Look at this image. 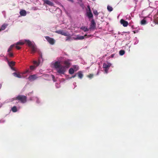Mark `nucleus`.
I'll return each mask as SVG.
<instances>
[{
    "label": "nucleus",
    "instance_id": "1",
    "mask_svg": "<svg viewBox=\"0 0 158 158\" xmlns=\"http://www.w3.org/2000/svg\"><path fill=\"white\" fill-rule=\"evenodd\" d=\"M24 42L26 43L28 46L30 47L31 49V53H34L37 51V48L35 45L32 43L30 40H25Z\"/></svg>",
    "mask_w": 158,
    "mask_h": 158
},
{
    "label": "nucleus",
    "instance_id": "2",
    "mask_svg": "<svg viewBox=\"0 0 158 158\" xmlns=\"http://www.w3.org/2000/svg\"><path fill=\"white\" fill-rule=\"evenodd\" d=\"M17 100L23 103H25L27 102V97L26 96L23 95H19L16 97L13 98L12 101Z\"/></svg>",
    "mask_w": 158,
    "mask_h": 158
},
{
    "label": "nucleus",
    "instance_id": "3",
    "mask_svg": "<svg viewBox=\"0 0 158 158\" xmlns=\"http://www.w3.org/2000/svg\"><path fill=\"white\" fill-rule=\"evenodd\" d=\"M56 70L59 74H64L66 71L65 67L61 65Z\"/></svg>",
    "mask_w": 158,
    "mask_h": 158
},
{
    "label": "nucleus",
    "instance_id": "4",
    "mask_svg": "<svg viewBox=\"0 0 158 158\" xmlns=\"http://www.w3.org/2000/svg\"><path fill=\"white\" fill-rule=\"evenodd\" d=\"M39 77H38L37 74H33L30 75L28 79L29 81H32L36 79L37 78Z\"/></svg>",
    "mask_w": 158,
    "mask_h": 158
},
{
    "label": "nucleus",
    "instance_id": "5",
    "mask_svg": "<svg viewBox=\"0 0 158 158\" xmlns=\"http://www.w3.org/2000/svg\"><path fill=\"white\" fill-rule=\"evenodd\" d=\"M56 32L65 36H68L69 35V34L64 32L63 30H59L56 31Z\"/></svg>",
    "mask_w": 158,
    "mask_h": 158
},
{
    "label": "nucleus",
    "instance_id": "6",
    "mask_svg": "<svg viewBox=\"0 0 158 158\" xmlns=\"http://www.w3.org/2000/svg\"><path fill=\"white\" fill-rule=\"evenodd\" d=\"M91 23L90 27L89 29L94 30L96 27V24L94 19L92 20Z\"/></svg>",
    "mask_w": 158,
    "mask_h": 158
},
{
    "label": "nucleus",
    "instance_id": "7",
    "mask_svg": "<svg viewBox=\"0 0 158 158\" xmlns=\"http://www.w3.org/2000/svg\"><path fill=\"white\" fill-rule=\"evenodd\" d=\"M63 64L64 65V66L65 68H68L69 67L70 65V63L69 60H65L63 62Z\"/></svg>",
    "mask_w": 158,
    "mask_h": 158
},
{
    "label": "nucleus",
    "instance_id": "8",
    "mask_svg": "<svg viewBox=\"0 0 158 158\" xmlns=\"http://www.w3.org/2000/svg\"><path fill=\"white\" fill-rule=\"evenodd\" d=\"M120 22L121 24H122L124 27H127L128 24L127 21H126L123 19H121Z\"/></svg>",
    "mask_w": 158,
    "mask_h": 158
},
{
    "label": "nucleus",
    "instance_id": "9",
    "mask_svg": "<svg viewBox=\"0 0 158 158\" xmlns=\"http://www.w3.org/2000/svg\"><path fill=\"white\" fill-rule=\"evenodd\" d=\"M88 9V11L87 12V16L89 19L93 18V15L91 12L90 8H89V9Z\"/></svg>",
    "mask_w": 158,
    "mask_h": 158
},
{
    "label": "nucleus",
    "instance_id": "10",
    "mask_svg": "<svg viewBox=\"0 0 158 158\" xmlns=\"http://www.w3.org/2000/svg\"><path fill=\"white\" fill-rule=\"evenodd\" d=\"M88 9V11L87 12V16L89 19L93 18V15L91 12L90 8H89V9Z\"/></svg>",
    "mask_w": 158,
    "mask_h": 158
},
{
    "label": "nucleus",
    "instance_id": "11",
    "mask_svg": "<svg viewBox=\"0 0 158 158\" xmlns=\"http://www.w3.org/2000/svg\"><path fill=\"white\" fill-rule=\"evenodd\" d=\"M111 66V64L109 63H104L103 65V67L104 69H109Z\"/></svg>",
    "mask_w": 158,
    "mask_h": 158
},
{
    "label": "nucleus",
    "instance_id": "12",
    "mask_svg": "<svg viewBox=\"0 0 158 158\" xmlns=\"http://www.w3.org/2000/svg\"><path fill=\"white\" fill-rule=\"evenodd\" d=\"M87 36V34L85 35L84 36H79L77 35L76 38H74L75 40H82L84 39L85 38H86V36Z\"/></svg>",
    "mask_w": 158,
    "mask_h": 158
},
{
    "label": "nucleus",
    "instance_id": "13",
    "mask_svg": "<svg viewBox=\"0 0 158 158\" xmlns=\"http://www.w3.org/2000/svg\"><path fill=\"white\" fill-rule=\"evenodd\" d=\"M13 75L15 77H18L19 78H21L22 77V76L19 73H14Z\"/></svg>",
    "mask_w": 158,
    "mask_h": 158
},
{
    "label": "nucleus",
    "instance_id": "14",
    "mask_svg": "<svg viewBox=\"0 0 158 158\" xmlns=\"http://www.w3.org/2000/svg\"><path fill=\"white\" fill-rule=\"evenodd\" d=\"M61 65L60 64V63L58 61L55 62L54 66L55 68L57 69H58Z\"/></svg>",
    "mask_w": 158,
    "mask_h": 158
},
{
    "label": "nucleus",
    "instance_id": "15",
    "mask_svg": "<svg viewBox=\"0 0 158 158\" xmlns=\"http://www.w3.org/2000/svg\"><path fill=\"white\" fill-rule=\"evenodd\" d=\"M20 15L22 16H25L27 14L26 11L24 10H21L19 12Z\"/></svg>",
    "mask_w": 158,
    "mask_h": 158
},
{
    "label": "nucleus",
    "instance_id": "16",
    "mask_svg": "<svg viewBox=\"0 0 158 158\" xmlns=\"http://www.w3.org/2000/svg\"><path fill=\"white\" fill-rule=\"evenodd\" d=\"M154 20L156 23L158 24V11L154 16Z\"/></svg>",
    "mask_w": 158,
    "mask_h": 158
},
{
    "label": "nucleus",
    "instance_id": "17",
    "mask_svg": "<svg viewBox=\"0 0 158 158\" xmlns=\"http://www.w3.org/2000/svg\"><path fill=\"white\" fill-rule=\"evenodd\" d=\"M7 26V24H3L2 26L1 27H0V31H1L2 30H5Z\"/></svg>",
    "mask_w": 158,
    "mask_h": 158
},
{
    "label": "nucleus",
    "instance_id": "18",
    "mask_svg": "<svg viewBox=\"0 0 158 158\" xmlns=\"http://www.w3.org/2000/svg\"><path fill=\"white\" fill-rule=\"evenodd\" d=\"M81 30H83L85 32H86L89 31V29H88L87 27H85L82 26L80 28Z\"/></svg>",
    "mask_w": 158,
    "mask_h": 158
},
{
    "label": "nucleus",
    "instance_id": "19",
    "mask_svg": "<svg viewBox=\"0 0 158 158\" xmlns=\"http://www.w3.org/2000/svg\"><path fill=\"white\" fill-rule=\"evenodd\" d=\"M8 63L10 67L14 66L15 64V62L13 61H11V62L8 61Z\"/></svg>",
    "mask_w": 158,
    "mask_h": 158
},
{
    "label": "nucleus",
    "instance_id": "20",
    "mask_svg": "<svg viewBox=\"0 0 158 158\" xmlns=\"http://www.w3.org/2000/svg\"><path fill=\"white\" fill-rule=\"evenodd\" d=\"M42 77L44 79L48 80L49 78V76L48 74H45L43 75Z\"/></svg>",
    "mask_w": 158,
    "mask_h": 158
},
{
    "label": "nucleus",
    "instance_id": "21",
    "mask_svg": "<svg viewBox=\"0 0 158 158\" xmlns=\"http://www.w3.org/2000/svg\"><path fill=\"white\" fill-rule=\"evenodd\" d=\"M55 42V41L53 39L50 38V44H54Z\"/></svg>",
    "mask_w": 158,
    "mask_h": 158
},
{
    "label": "nucleus",
    "instance_id": "22",
    "mask_svg": "<svg viewBox=\"0 0 158 158\" xmlns=\"http://www.w3.org/2000/svg\"><path fill=\"white\" fill-rule=\"evenodd\" d=\"M11 110L13 112H15L17 111V109L16 106H14L11 108Z\"/></svg>",
    "mask_w": 158,
    "mask_h": 158
},
{
    "label": "nucleus",
    "instance_id": "23",
    "mask_svg": "<svg viewBox=\"0 0 158 158\" xmlns=\"http://www.w3.org/2000/svg\"><path fill=\"white\" fill-rule=\"evenodd\" d=\"M74 70L73 68H71L69 69V73L70 74H72L74 73Z\"/></svg>",
    "mask_w": 158,
    "mask_h": 158
},
{
    "label": "nucleus",
    "instance_id": "24",
    "mask_svg": "<svg viewBox=\"0 0 158 158\" xmlns=\"http://www.w3.org/2000/svg\"><path fill=\"white\" fill-rule=\"evenodd\" d=\"M78 74L79 78L81 79L83 77V75L80 71L78 73Z\"/></svg>",
    "mask_w": 158,
    "mask_h": 158
},
{
    "label": "nucleus",
    "instance_id": "25",
    "mask_svg": "<svg viewBox=\"0 0 158 158\" xmlns=\"http://www.w3.org/2000/svg\"><path fill=\"white\" fill-rule=\"evenodd\" d=\"M14 46L15 45L14 44L11 45L9 47V48H8V52H9L11 51L13 48L14 47Z\"/></svg>",
    "mask_w": 158,
    "mask_h": 158
},
{
    "label": "nucleus",
    "instance_id": "26",
    "mask_svg": "<svg viewBox=\"0 0 158 158\" xmlns=\"http://www.w3.org/2000/svg\"><path fill=\"white\" fill-rule=\"evenodd\" d=\"M125 51L123 50H121L119 52V54L120 55L122 56L125 54Z\"/></svg>",
    "mask_w": 158,
    "mask_h": 158
},
{
    "label": "nucleus",
    "instance_id": "27",
    "mask_svg": "<svg viewBox=\"0 0 158 158\" xmlns=\"http://www.w3.org/2000/svg\"><path fill=\"white\" fill-rule=\"evenodd\" d=\"M108 10L109 11H111L113 10V9L112 7L109 6H108L107 7Z\"/></svg>",
    "mask_w": 158,
    "mask_h": 158
},
{
    "label": "nucleus",
    "instance_id": "28",
    "mask_svg": "<svg viewBox=\"0 0 158 158\" xmlns=\"http://www.w3.org/2000/svg\"><path fill=\"white\" fill-rule=\"evenodd\" d=\"M44 4H47L49 5V1L48 0H44Z\"/></svg>",
    "mask_w": 158,
    "mask_h": 158
},
{
    "label": "nucleus",
    "instance_id": "29",
    "mask_svg": "<svg viewBox=\"0 0 158 158\" xmlns=\"http://www.w3.org/2000/svg\"><path fill=\"white\" fill-rule=\"evenodd\" d=\"M141 24L144 25L146 23V21L144 19L142 20L141 22Z\"/></svg>",
    "mask_w": 158,
    "mask_h": 158
},
{
    "label": "nucleus",
    "instance_id": "30",
    "mask_svg": "<svg viewBox=\"0 0 158 158\" xmlns=\"http://www.w3.org/2000/svg\"><path fill=\"white\" fill-rule=\"evenodd\" d=\"M24 44V42H19L16 44V45H23Z\"/></svg>",
    "mask_w": 158,
    "mask_h": 158
},
{
    "label": "nucleus",
    "instance_id": "31",
    "mask_svg": "<svg viewBox=\"0 0 158 158\" xmlns=\"http://www.w3.org/2000/svg\"><path fill=\"white\" fill-rule=\"evenodd\" d=\"M93 13L96 16H97L98 15V13L97 10H94L93 11Z\"/></svg>",
    "mask_w": 158,
    "mask_h": 158
},
{
    "label": "nucleus",
    "instance_id": "32",
    "mask_svg": "<svg viewBox=\"0 0 158 158\" xmlns=\"http://www.w3.org/2000/svg\"><path fill=\"white\" fill-rule=\"evenodd\" d=\"M93 74H90L89 75L87 76V77L91 79L93 77Z\"/></svg>",
    "mask_w": 158,
    "mask_h": 158
},
{
    "label": "nucleus",
    "instance_id": "33",
    "mask_svg": "<svg viewBox=\"0 0 158 158\" xmlns=\"http://www.w3.org/2000/svg\"><path fill=\"white\" fill-rule=\"evenodd\" d=\"M8 55L10 57H12L13 56V55L12 53L10 52H8Z\"/></svg>",
    "mask_w": 158,
    "mask_h": 158
},
{
    "label": "nucleus",
    "instance_id": "34",
    "mask_svg": "<svg viewBox=\"0 0 158 158\" xmlns=\"http://www.w3.org/2000/svg\"><path fill=\"white\" fill-rule=\"evenodd\" d=\"M69 35H70L69 36H67L68 37H66V39L65 40L66 41H67L70 40L71 38V37L69 36Z\"/></svg>",
    "mask_w": 158,
    "mask_h": 158
},
{
    "label": "nucleus",
    "instance_id": "35",
    "mask_svg": "<svg viewBox=\"0 0 158 158\" xmlns=\"http://www.w3.org/2000/svg\"><path fill=\"white\" fill-rule=\"evenodd\" d=\"M33 63L36 66H38L39 64V63H38V62L36 61H34Z\"/></svg>",
    "mask_w": 158,
    "mask_h": 158
},
{
    "label": "nucleus",
    "instance_id": "36",
    "mask_svg": "<svg viewBox=\"0 0 158 158\" xmlns=\"http://www.w3.org/2000/svg\"><path fill=\"white\" fill-rule=\"evenodd\" d=\"M30 68L31 70H33L34 69L35 66L33 65H31L30 66Z\"/></svg>",
    "mask_w": 158,
    "mask_h": 158
},
{
    "label": "nucleus",
    "instance_id": "37",
    "mask_svg": "<svg viewBox=\"0 0 158 158\" xmlns=\"http://www.w3.org/2000/svg\"><path fill=\"white\" fill-rule=\"evenodd\" d=\"M45 38L47 40V41L49 42V37L47 36L45 37Z\"/></svg>",
    "mask_w": 158,
    "mask_h": 158
},
{
    "label": "nucleus",
    "instance_id": "38",
    "mask_svg": "<svg viewBox=\"0 0 158 158\" xmlns=\"http://www.w3.org/2000/svg\"><path fill=\"white\" fill-rule=\"evenodd\" d=\"M15 47H16V48L17 49H18V50H19L20 49V48H21V47H20L18 46V45H16Z\"/></svg>",
    "mask_w": 158,
    "mask_h": 158
},
{
    "label": "nucleus",
    "instance_id": "39",
    "mask_svg": "<svg viewBox=\"0 0 158 158\" xmlns=\"http://www.w3.org/2000/svg\"><path fill=\"white\" fill-rule=\"evenodd\" d=\"M105 69L104 71H105V73H107L108 72V71L109 69Z\"/></svg>",
    "mask_w": 158,
    "mask_h": 158
},
{
    "label": "nucleus",
    "instance_id": "40",
    "mask_svg": "<svg viewBox=\"0 0 158 158\" xmlns=\"http://www.w3.org/2000/svg\"><path fill=\"white\" fill-rule=\"evenodd\" d=\"M29 72V69H27V70L25 72L23 73V74H25L27 73H28V72Z\"/></svg>",
    "mask_w": 158,
    "mask_h": 158
},
{
    "label": "nucleus",
    "instance_id": "41",
    "mask_svg": "<svg viewBox=\"0 0 158 158\" xmlns=\"http://www.w3.org/2000/svg\"><path fill=\"white\" fill-rule=\"evenodd\" d=\"M51 76H52V78H53V80L54 81H55L54 80L55 77H54V76L53 75H52Z\"/></svg>",
    "mask_w": 158,
    "mask_h": 158
},
{
    "label": "nucleus",
    "instance_id": "42",
    "mask_svg": "<svg viewBox=\"0 0 158 158\" xmlns=\"http://www.w3.org/2000/svg\"><path fill=\"white\" fill-rule=\"evenodd\" d=\"M50 6H53V4L51 2H50Z\"/></svg>",
    "mask_w": 158,
    "mask_h": 158
},
{
    "label": "nucleus",
    "instance_id": "43",
    "mask_svg": "<svg viewBox=\"0 0 158 158\" xmlns=\"http://www.w3.org/2000/svg\"><path fill=\"white\" fill-rule=\"evenodd\" d=\"M91 36H92V35H87V37L89 38V37H91Z\"/></svg>",
    "mask_w": 158,
    "mask_h": 158
},
{
    "label": "nucleus",
    "instance_id": "44",
    "mask_svg": "<svg viewBox=\"0 0 158 158\" xmlns=\"http://www.w3.org/2000/svg\"><path fill=\"white\" fill-rule=\"evenodd\" d=\"M76 76V75H75L73 76H72L71 77V78H74Z\"/></svg>",
    "mask_w": 158,
    "mask_h": 158
},
{
    "label": "nucleus",
    "instance_id": "45",
    "mask_svg": "<svg viewBox=\"0 0 158 158\" xmlns=\"http://www.w3.org/2000/svg\"><path fill=\"white\" fill-rule=\"evenodd\" d=\"M68 0L69 1L71 2H73V0Z\"/></svg>",
    "mask_w": 158,
    "mask_h": 158
},
{
    "label": "nucleus",
    "instance_id": "46",
    "mask_svg": "<svg viewBox=\"0 0 158 158\" xmlns=\"http://www.w3.org/2000/svg\"><path fill=\"white\" fill-rule=\"evenodd\" d=\"M80 5L81 7H83V4L82 3H80Z\"/></svg>",
    "mask_w": 158,
    "mask_h": 158
},
{
    "label": "nucleus",
    "instance_id": "47",
    "mask_svg": "<svg viewBox=\"0 0 158 158\" xmlns=\"http://www.w3.org/2000/svg\"><path fill=\"white\" fill-rule=\"evenodd\" d=\"M114 54H112L111 55V57H113L114 56Z\"/></svg>",
    "mask_w": 158,
    "mask_h": 158
},
{
    "label": "nucleus",
    "instance_id": "48",
    "mask_svg": "<svg viewBox=\"0 0 158 158\" xmlns=\"http://www.w3.org/2000/svg\"><path fill=\"white\" fill-rule=\"evenodd\" d=\"M11 67V68L13 70H15V69H14V68H13L12 67Z\"/></svg>",
    "mask_w": 158,
    "mask_h": 158
},
{
    "label": "nucleus",
    "instance_id": "49",
    "mask_svg": "<svg viewBox=\"0 0 158 158\" xmlns=\"http://www.w3.org/2000/svg\"><path fill=\"white\" fill-rule=\"evenodd\" d=\"M87 7H88V9H89V8H90L89 6H87Z\"/></svg>",
    "mask_w": 158,
    "mask_h": 158
},
{
    "label": "nucleus",
    "instance_id": "50",
    "mask_svg": "<svg viewBox=\"0 0 158 158\" xmlns=\"http://www.w3.org/2000/svg\"><path fill=\"white\" fill-rule=\"evenodd\" d=\"M87 7H88V9H89V8H90L89 6H87Z\"/></svg>",
    "mask_w": 158,
    "mask_h": 158
},
{
    "label": "nucleus",
    "instance_id": "51",
    "mask_svg": "<svg viewBox=\"0 0 158 158\" xmlns=\"http://www.w3.org/2000/svg\"><path fill=\"white\" fill-rule=\"evenodd\" d=\"M76 65H75V66H74V68H76Z\"/></svg>",
    "mask_w": 158,
    "mask_h": 158
},
{
    "label": "nucleus",
    "instance_id": "52",
    "mask_svg": "<svg viewBox=\"0 0 158 158\" xmlns=\"http://www.w3.org/2000/svg\"><path fill=\"white\" fill-rule=\"evenodd\" d=\"M62 6V7L64 8V6Z\"/></svg>",
    "mask_w": 158,
    "mask_h": 158
}]
</instances>
